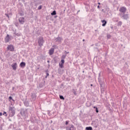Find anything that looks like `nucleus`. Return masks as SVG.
Masks as SVG:
<instances>
[{
  "mask_svg": "<svg viewBox=\"0 0 130 130\" xmlns=\"http://www.w3.org/2000/svg\"><path fill=\"white\" fill-rule=\"evenodd\" d=\"M122 18L124 19L125 20H126L127 18H128V15L127 14H124L122 16Z\"/></svg>",
  "mask_w": 130,
  "mask_h": 130,
  "instance_id": "obj_11",
  "label": "nucleus"
},
{
  "mask_svg": "<svg viewBox=\"0 0 130 130\" xmlns=\"http://www.w3.org/2000/svg\"><path fill=\"white\" fill-rule=\"evenodd\" d=\"M9 116L10 117H13L15 114L16 113V110L15 109V107H10L9 108Z\"/></svg>",
  "mask_w": 130,
  "mask_h": 130,
  "instance_id": "obj_1",
  "label": "nucleus"
},
{
  "mask_svg": "<svg viewBox=\"0 0 130 130\" xmlns=\"http://www.w3.org/2000/svg\"><path fill=\"white\" fill-rule=\"evenodd\" d=\"M7 115H7V114H6V116H7Z\"/></svg>",
  "mask_w": 130,
  "mask_h": 130,
  "instance_id": "obj_32",
  "label": "nucleus"
},
{
  "mask_svg": "<svg viewBox=\"0 0 130 130\" xmlns=\"http://www.w3.org/2000/svg\"><path fill=\"white\" fill-rule=\"evenodd\" d=\"M75 127L74 126V125H72L70 128V129L69 130H75Z\"/></svg>",
  "mask_w": 130,
  "mask_h": 130,
  "instance_id": "obj_15",
  "label": "nucleus"
},
{
  "mask_svg": "<svg viewBox=\"0 0 130 130\" xmlns=\"http://www.w3.org/2000/svg\"><path fill=\"white\" fill-rule=\"evenodd\" d=\"M5 15L8 18H10V16H9V14H6Z\"/></svg>",
  "mask_w": 130,
  "mask_h": 130,
  "instance_id": "obj_23",
  "label": "nucleus"
},
{
  "mask_svg": "<svg viewBox=\"0 0 130 130\" xmlns=\"http://www.w3.org/2000/svg\"><path fill=\"white\" fill-rule=\"evenodd\" d=\"M47 76L48 77V76H49V74L47 73Z\"/></svg>",
  "mask_w": 130,
  "mask_h": 130,
  "instance_id": "obj_27",
  "label": "nucleus"
},
{
  "mask_svg": "<svg viewBox=\"0 0 130 130\" xmlns=\"http://www.w3.org/2000/svg\"><path fill=\"white\" fill-rule=\"evenodd\" d=\"M9 99L10 100H13V98H12V96H9Z\"/></svg>",
  "mask_w": 130,
  "mask_h": 130,
  "instance_id": "obj_22",
  "label": "nucleus"
},
{
  "mask_svg": "<svg viewBox=\"0 0 130 130\" xmlns=\"http://www.w3.org/2000/svg\"><path fill=\"white\" fill-rule=\"evenodd\" d=\"M66 125H68V124H69V121H66Z\"/></svg>",
  "mask_w": 130,
  "mask_h": 130,
  "instance_id": "obj_21",
  "label": "nucleus"
},
{
  "mask_svg": "<svg viewBox=\"0 0 130 130\" xmlns=\"http://www.w3.org/2000/svg\"><path fill=\"white\" fill-rule=\"evenodd\" d=\"M21 68H25L26 67V63L24 62H21L20 64Z\"/></svg>",
  "mask_w": 130,
  "mask_h": 130,
  "instance_id": "obj_8",
  "label": "nucleus"
},
{
  "mask_svg": "<svg viewBox=\"0 0 130 130\" xmlns=\"http://www.w3.org/2000/svg\"><path fill=\"white\" fill-rule=\"evenodd\" d=\"M11 67L14 71H16V70H17V67H18V66L17 64V63H13L11 65Z\"/></svg>",
  "mask_w": 130,
  "mask_h": 130,
  "instance_id": "obj_6",
  "label": "nucleus"
},
{
  "mask_svg": "<svg viewBox=\"0 0 130 130\" xmlns=\"http://www.w3.org/2000/svg\"><path fill=\"white\" fill-rule=\"evenodd\" d=\"M2 115H3V113H0V116H2Z\"/></svg>",
  "mask_w": 130,
  "mask_h": 130,
  "instance_id": "obj_26",
  "label": "nucleus"
},
{
  "mask_svg": "<svg viewBox=\"0 0 130 130\" xmlns=\"http://www.w3.org/2000/svg\"><path fill=\"white\" fill-rule=\"evenodd\" d=\"M101 22L102 23H103V27H104V26H106V24H107V21H106V20H102Z\"/></svg>",
  "mask_w": 130,
  "mask_h": 130,
  "instance_id": "obj_9",
  "label": "nucleus"
},
{
  "mask_svg": "<svg viewBox=\"0 0 130 130\" xmlns=\"http://www.w3.org/2000/svg\"><path fill=\"white\" fill-rule=\"evenodd\" d=\"M18 21L20 24H24L25 23V18L24 17H20Z\"/></svg>",
  "mask_w": 130,
  "mask_h": 130,
  "instance_id": "obj_5",
  "label": "nucleus"
},
{
  "mask_svg": "<svg viewBox=\"0 0 130 130\" xmlns=\"http://www.w3.org/2000/svg\"><path fill=\"white\" fill-rule=\"evenodd\" d=\"M98 5H100V3H98Z\"/></svg>",
  "mask_w": 130,
  "mask_h": 130,
  "instance_id": "obj_30",
  "label": "nucleus"
},
{
  "mask_svg": "<svg viewBox=\"0 0 130 130\" xmlns=\"http://www.w3.org/2000/svg\"><path fill=\"white\" fill-rule=\"evenodd\" d=\"M85 129H86V130H92L93 128H92V127L89 126V127H86L85 128Z\"/></svg>",
  "mask_w": 130,
  "mask_h": 130,
  "instance_id": "obj_13",
  "label": "nucleus"
},
{
  "mask_svg": "<svg viewBox=\"0 0 130 130\" xmlns=\"http://www.w3.org/2000/svg\"><path fill=\"white\" fill-rule=\"evenodd\" d=\"M5 42L8 43L10 41V37H9V35H7V37L5 39Z\"/></svg>",
  "mask_w": 130,
  "mask_h": 130,
  "instance_id": "obj_10",
  "label": "nucleus"
},
{
  "mask_svg": "<svg viewBox=\"0 0 130 130\" xmlns=\"http://www.w3.org/2000/svg\"><path fill=\"white\" fill-rule=\"evenodd\" d=\"M7 49L10 50V51H14V50H15V48L14 47V46L10 45L8 46Z\"/></svg>",
  "mask_w": 130,
  "mask_h": 130,
  "instance_id": "obj_3",
  "label": "nucleus"
},
{
  "mask_svg": "<svg viewBox=\"0 0 130 130\" xmlns=\"http://www.w3.org/2000/svg\"><path fill=\"white\" fill-rule=\"evenodd\" d=\"M51 15L52 16H54V15H56V11H53V12L51 13Z\"/></svg>",
  "mask_w": 130,
  "mask_h": 130,
  "instance_id": "obj_12",
  "label": "nucleus"
},
{
  "mask_svg": "<svg viewBox=\"0 0 130 130\" xmlns=\"http://www.w3.org/2000/svg\"><path fill=\"white\" fill-rule=\"evenodd\" d=\"M99 112V111H98V108H96V113H98Z\"/></svg>",
  "mask_w": 130,
  "mask_h": 130,
  "instance_id": "obj_20",
  "label": "nucleus"
},
{
  "mask_svg": "<svg viewBox=\"0 0 130 130\" xmlns=\"http://www.w3.org/2000/svg\"><path fill=\"white\" fill-rule=\"evenodd\" d=\"M61 63L63 64H64V60L63 59H62L61 60Z\"/></svg>",
  "mask_w": 130,
  "mask_h": 130,
  "instance_id": "obj_17",
  "label": "nucleus"
},
{
  "mask_svg": "<svg viewBox=\"0 0 130 130\" xmlns=\"http://www.w3.org/2000/svg\"><path fill=\"white\" fill-rule=\"evenodd\" d=\"M99 8H100V6H98V8L99 9Z\"/></svg>",
  "mask_w": 130,
  "mask_h": 130,
  "instance_id": "obj_29",
  "label": "nucleus"
},
{
  "mask_svg": "<svg viewBox=\"0 0 130 130\" xmlns=\"http://www.w3.org/2000/svg\"><path fill=\"white\" fill-rule=\"evenodd\" d=\"M59 66L61 69H62V68H63V64H62V63H59Z\"/></svg>",
  "mask_w": 130,
  "mask_h": 130,
  "instance_id": "obj_14",
  "label": "nucleus"
},
{
  "mask_svg": "<svg viewBox=\"0 0 130 130\" xmlns=\"http://www.w3.org/2000/svg\"><path fill=\"white\" fill-rule=\"evenodd\" d=\"M5 114H7V112H4L3 115H5Z\"/></svg>",
  "mask_w": 130,
  "mask_h": 130,
  "instance_id": "obj_24",
  "label": "nucleus"
},
{
  "mask_svg": "<svg viewBox=\"0 0 130 130\" xmlns=\"http://www.w3.org/2000/svg\"><path fill=\"white\" fill-rule=\"evenodd\" d=\"M60 99H61L62 100H64V98L62 95H60L59 96Z\"/></svg>",
  "mask_w": 130,
  "mask_h": 130,
  "instance_id": "obj_16",
  "label": "nucleus"
},
{
  "mask_svg": "<svg viewBox=\"0 0 130 130\" xmlns=\"http://www.w3.org/2000/svg\"><path fill=\"white\" fill-rule=\"evenodd\" d=\"M107 37H108V38H110V37H111V36H108Z\"/></svg>",
  "mask_w": 130,
  "mask_h": 130,
  "instance_id": "obj_25",
  "label": "nucleus"
},
{
  "mask_svg": "<svg viewBox=\"0 0 130 130\" xmlns=\"http://www.w3.org/2000/svg\"><path fill=\"white\" fill-rule=\"evenodd\" d=\"M54 53V48H52L49 51V55H52Z\"/></svg>",
  "mask_w": 130,
  "mask_h": 130,
  "instance_id": "obj_7",
  "label": "nucleus"
},
{
  "mask_svg": "<svg viewBox=\"0 0 130 130\" xmlns=\"http://www.w3.org/2000/svg\"><path fill=\"white\" fill-rule=\"evenodd\" d=\"M119 12H120L121 13H123V14H124V13L126 12V8L124 7H121L119 9Z\"/></svg>",
  "mask_w": 130,
  "mask_h": 130,
  "instance_id": "obj_4",
  "label": "nucleus"
},
{
  "mask_svg": "<svg viewBox=\"0 0 130 130\" xmlns=\"http://www.w3.org/2000/svg\"><path fill=\"white\" fill-rule=\"evenodd\" d=\"M39 10H41L42 9V6H40L38 8Z\"/></svg>",
  "mask_w": 130,
  "mask_h": 130,
  "instance_id": "obj_19",
  "label": "nucleus"
},
{
  "mask_svg": "<svg viewBox=\"0 0 130 130\" xmlns=\"http://www.w3.org/2000/svg\"><path fill=\"white\" fill-rule=\"evenodd\" d=\"M83 41H85V39H83Z\"/></svg>",
  "mask_w": 130,
  "mask_h": 130,
  "instance_id": "obj_31",
  "label": "nucleus"
},
{
  "mask_svg": "<svg viewBox=\"0 0 130 130\" xmlns=\"http://www.w3.org/2000/svg\"><path fill=\"white\" fill-rule=\"evenodd\" d=\"M93 108H94V109H96V108H97V107H93Z\"/></svg>",
  "mask_w": 130,
  "mask_h": 130,
  "instance_id": "obj_28",
  "label": "nucleus"
},
{
  "mask_svg": "<svg viewBox=\"0 0 130 130\" xmlns=\"http://www.w3.org/2000/svg\"><path fill=\"white\" fill-rule=\"evenodd\" d=\"M62 59H64V58H66V56L65 55H62L61 57Z\"/></svg>",
  "mask_w": 130,
  "mask_h": 130,
  "instance_id": "obj_18",
  "label": "nucleus"
},
{
  "mask_svg": "<svg viewBox=\"0 0 130 130\" xmlns=\"http://www.w3.org/2000/svg\"><path fill=\"white\" fill-rule=\"evenodd\" d=\"M38 43L39 46H43V43H44V40H43V38H40L38 40Z\"/></svg>",
  "mask_w": 130,
  "mask_h": 130,
  "instance_id": "obj_2",
  "label": "nucleus"
}]
</instances>
